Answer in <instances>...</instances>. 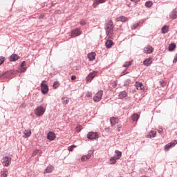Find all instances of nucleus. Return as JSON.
<instances>
[{"label": "nucleus", "instance_id": "f03ea898", "mask_svg": "<svg viewBox=\"0 0 177 177\" xmlns=\"http://www.w3.org/2000/svg\"><path fill=\"white\" fill-rule=\"evenodd\" d=\"M46 109L42 105L39 106L35 109V114L37 117H41L45 113Z\"/></svg>", "mask_w": 177, "mask_h": 177}, {"label": "nucleus", "instance_id": "6e6d98bb", "mask_svg": "<svg viewBox=\"0 0 177 177\" xmlns=\"http://www.w3.org/2000/svg\"><path fill=\"white\" fill-rule=\"evenodd\" d=\"M122 126L121 124H118V129H120V128H122Z\"/></svg>", "mask_w": 177, "mask_h": 177}, {"label": "nucleus", "instance_id": "1a4fd4ad", "mask_svg": "<svg viewBox=\"0 0 177 177\" xmlns=\"http://www.w3.org/2000/svg\"><path fill=\"white\" fill-rule=\"evenodd\" d=\"M169 17L172 20H175V19H177V9H174L169 14Z\"/></svg>", "mask_w": 177, "mask_h": 177}, {"label": "nucleus", "instance_id": "aec40b11", "mask_svg": "<svg viewBox=\"0 0 177 177\" xmlns=\"http://www.w3.org/2000/svg\"><path fill=\"white\" fill-rule=\"evenodd\" d=\"M53 169H55V167L53 165H48L46 169H45L46 174H50L53 172Z\"/></svg>", "mask_w": 177, "mask_h": 177}, {"label": "nucleus", "instance_id": "e433bc0d", "mask_svg": "<svg viewBox=\"0 0 177 177\" xmlns=\"http://www.w3.org/2000/svg\"><path fill=\"white\" fill-rule=\"evenodd\" d=\"M75 147H77V146H75V145H73L68 147V150H69L70 151H73L74 149H75Z\"/></svg>", "mask_w": 177, "mask_h": 177}, {"label": "nucleus", "instance_id": "5fc2aeb1", "mask_svg": "<svg viewBox=\"0 0 177 177\" xmlns=\"http://www.w3.org/2000/svg\"><path fill=\"white\" fill-rule=\"evenodd\" d=\"M158 133H162V129H160L158 130Z\"/></svg>", "mask_w": 177, "mask_h": 177}, {"label": "nucleus", "instance_id": "72a5a7b5", "mask_svg": "<svg viewBox=\"0 0 177 177\" xmlns=\"http://www.w3.org/2000/svg\"><path fill=\"white\" fill-rule=\"evenodd\" d=\"M5 60H6V58H5V57L0 56V66H1V64H3Z\"/></svg>", "mask_w": 177, "mask_h": 177}, {"label": "nucleus", "instance_id": "dca6fc26", "mask_svg": "<svg viewBox=\"0 0 177 177\" xmlns=\"http://www.w3.org/2000/svg\"><path fill=\"white\" fill-rule=\"evenodd\" d=\"M106 0H95L93 4V8H97L100 3H104Z\"/></svg>", "mask_w": 177, "mask_h": 177}, {"label": "nucleus", "instance_id": "603ef678", "mask_svg": "<svg viewBox=\"0 0 177 177\" xmlns=\"http://www.w3.org/2000/svg\"><path fill=\"white\" fill-rule=\"evenodd\" d=\"M2 177H8V174H6V173H3L1 174Z\"/></svg>", "mask_w": 177, "mask_h": 177}, {"label": "nucleus", "instance_id": "7ed1b4c3", "mask_svg": "<svg viewBox=\"0 0 177 177\" xmlns=\"http://www.w3.org/2000/svg\"><path fill=\"white\" fill-rule=\"evenodd\" d=\"M45 82H46V81L43 80L40 84L41 93L43 95H46V93L49 92V86H48L47 84H45Z\"/></svg>", "mask_w": 177, "mask_h": 177}, {"label": "nucleus", "instance_id": "4be33fe9", "mask_svg": "<svg viewBox=\"0 0 177 177\" xmlns=\"http://www.w3.org/2000/svg\"><path fill=\"white\" fill-rule=\"evenodd\" d=\"M118 21H122V23H125V21H128V18L124 16H120L118 18Z\"/></svg>", "mask_w": 177, "mask_h": 177}, {"label": "nucleus", "instance_id": "2eb2a0df", "mask_svg": "<svg viewBox=\"0 0 177 177\" xmlns=\"http://www.w3.org/2000/svg\"><path fill=\"white\" fill-rule=\"evenodd\" d=\"M127 96H128V92L126 91H121L118 94L119 99H124V97H127Z\"/></svg>", "mask_w": 177, "mask_h": 177}, {"label": "nucleus", "instance_id": "bb28decb", "mask_svg": "<svg viewBox=\"0 0 177 177\" xmlns=\"http://www.w3.org/2000/svg\"><path fill=\"white\" fill-rule=\"evenodd\" d=\"M156 131H151L150 133L147 135V138H156Z\"/></svg>", "mask_w": 177, "mask_h": 177}, {"label": "nucleus", "instance_id": "9b49d317", "mask_svg": "<svg viewBox=\"0 0 177 177\" xmlns=\"http://www.w3.org/2000/svg\"><path fill=\"white\" fill-rule=\"evenodd\" d=\"M87 57L90 62H93V60H95V57H96V53L94 52L89 53L87 55Z\"/></svg>", "mask_w": 177, "mask_h": 177}, {"label": "nucleus", "instance_id": "ddd939ff", "mask_svg": "<svg viewBox=\"0 0 177 177\" xmlns=\"http://www.w3.org/2000/svg\"><path fill=\"white\" fill-rule=\"evenodd\" d=\"M24 66H26V61H23L20 64L21 73H26V71H27V67H25Z\"/></svg>", "mask_w": 177, "mask_h": 177}, {"label": "nucleus", "instance_id": "de8ad7c7", "mask_svg": "<svg viewBox=\"0 0 177 177\" xmlns=\"http://www.w3.org/2000/svg\"><path fill=\"white\" fill-rule=\"evenodd\" d=\"M71 79L72 81H74V80L77 79V77L75 75H72Z\"/></svg>", "mask_w": 177, "mask_h": 177}, {"label": "nucleus", "instance_id": "4d7b16f0", "mask_svg": "<svg viewBox=\"0 0 177 177\" xmlns=\"http://www.w3.org/2000/svg\"><path fill=\"white\" fill-rule=\"evenodd\" d=\"M25 106H26L25 104H21V106H22V107H25Z\"/></svg>", "mask_w": 177, "mask_h": 177}, {"label": "nucleus", "instance_id": "6e6552de", "mask_svg": "<svg viewBox=\"0 0 177 177\" xmlns=\"http://www.w3.org/2000/svg\"><path fill=\"white\" fill-rule=\"evenodd\" d=\"M10 160H12V158L6 156V158L3 159V165L4 167H9V165L10 164Z\"/></svg>", "mask_w": 177, "mask_h": 177}, {"label": "nucleus", "instance_id": "cd10ccee", "mask_svg": "<svg viewBox=\"0 0 177 177\" xmlns=\"http://www.w3.org/2000/svg\"><path fill=\"white\" fill-rule=\"evenodd\" d=\"M131 118L133 121H138V120H139V115H138V113H134L131 116Z\"/></svg>", "mask_w": 177, "mask_h": 177}, {"label": "nucleus", "instance_id": "79ce46f5", "mask_svg": "<svg viewBox=\"0 0 177 177\" xmlns=\"http://www.w3.org/2000/svg\"><path fill=\"white\" fill-rule=\"evenodd\" d=\"M80 26H85V24H86V21H85V20H81V21H80Z\"/></svg>", "mask_w": 177, "mask_h": 177}, {"label": "nucleus", "instance_id": "c85d7f7f", "mask_svg": "<svg viewBox=\"0 0 177 177\" xmlns=\"http://www.w3.org/2000/svg\"><path fill=\"white\" fill-rule=\"evenodd\" d=\"M145 6H146V8H151V6H153V1H146Z\"/></svg>", "mask_w": 177, "mask_h": 177}, {"label": "nucleus", "instance_id": "2f4dec72", "mask_svg": "<svg viewBox=\"0 0 177 177\" xmlns=\"http://www.w3.org/2000/svg\"><path fill=\"white\" fill-rule=\"evenodd\" d=\"M93 152L92 151H88V154L86 155V160H89L91 157H92V153Z\"/></svg>", "mask_w": 177, "mask_h": 177}, {"label": "nucleus", "instance_id": "864d4df0", "mask_svg": "<svg viewBox=\"0 0 177 177\" xmlns=\"http://www.w3.org/2000/svg\"><path fill=\"white\" fill-rule=\"evenodd\" d=\"M132 1V2H135V3H138V2H139V1L140 0H131Z\"/></svg>", "mask_w": 177, "mask_h": 177}, {"label": "nucleus", "instance_id": "a878e982", "mask_svg": "<svg viewBox=\"0 0 177 177\" xmlns=\"http://www.w3.org/2000/svg\"><path fill=\"white\" fill-rule=\"evenodd\" d=\"M31 136V130H25L24 138H30Z\"/></svg>", "mask_w": 177, "mask_h": 177}, {"label": "nucleus", "instance_id": "13d9d810", "mask_svg": "<svg viewBox=\"0 0 177 177\" xmlns=\"http://www.w3.org/2000/svg\"><path fill=\"white\" fill-rule=\"evenodd\" d=\"M105 131H107V129H105Z\"/></svg>", "mask_w": 177, "mask_h": 177}, {"label": "nucleus", "instance_id": "6ab92c4d", "mask_svg": "<svg viewBox=\"0 0 177 177\" xmlns=\"http://www.w3.org/2000/svg\"><path fill=\"white\" fill-rule=\"evenodd\" d=\"M20 57L17 55V54H12L10 56V62H16V60H19Z\"/></svg>", "mask_w": 177, "mask_h": 177}, {"label": "nucleus", "instance_id": "412c9836", "mask_svg": "<svg viewBox=\"0 0 177 177\" xmlns=\"http://www.w3.org/2000/svg\"><path fill=\"white\" fill-rule=\"evenodd\" d=\"M169 31V27L167 25L164 26L161 29L162 34H167Z\"/></svg>", "mask_w": 177, "mask_h": 177}, {"label": "nucleus", "instance_id": "c756f323", "mask_svg": "<svg viewBox=\"0 0 177 177\" xmlns=\"http://www.w3.org/2000/svg\"><path fill=\"white\" fill-rule=\"evenodd\" d=\"M117 160H118L116 157L113 156L110 158L111 164H115L117 162Z\"/></svg>", "mask_w": 177, "mask_h": 177}, {"label": "nucleus", "instance_id": "393cba45", "mask_svg": "<svg viewBox=\"0 0 177 177\" xmlns=\"http://www.w3.org/2000/svg\"><path fill=\"white\" fill-rule=\"evenodd\" d=\"M62 104L66 106V104H68V102H70V98L62 97Z\"/></svg>", "mask_w": 177, "mask_h": 177}, {"label": "nucleus", "instance_id": "9d476101", "mask_svg": "<svg viewBox=\"0 0 177 177\" xmlns=\"http://www.w3.org/2000/svg\"><path fill=\"white\" fill-rule=\"evenodd\" d=\"M47 139L50 141L55 140V139H56V135L53 131H50L47 134Z\"/></svg>", "mask_w": 177, "mask_h": 177}, {"label": "nucleus", "instance_id": "c9c22d12", "mask_svg": "<svg viewBox=\"0 0 177 177\" xmlns=\"http://www.w3.org/2000/svg\"><path fill=\"white\" fill-rule=\"evenodd\" d=\"M171 145L169 143L167 144L165 146V151H168V150H169V149H171Z\"/></svg>", "mask_w": 177, "mask_h": 177}, {"label": "nucleus", "instance_id": "39448f33", "mask_svg": "<svg viewBox=\"0 0 177 177\" xmlns=\"http://www.w3.org/2000/svg\"><path fill=\"white\" fill-rule=\"evenodd\" d=\"M82 34V31H81V28H77L71 31V38H76V37H80Z\"/></svg>", "mask_w": 177, "mask_h": 177}, {"label": "nucleus", "instance_id": "58836bf2", "mask_svg": "<svg viewBox=\"0 0 177 177\" xmlns=\"http://www.w3.org/2000/svg\"><path fill=\"white\" fill-rule=\"evenodd\" d=\"M138 27H139V24H135L134 25H133L131 26V29L132 30H136L138 28Z\"/></svg>", "mask_w": 177, "mask_h": 177}, {"label": "nucleus", "instance_id": "4c0bfd02", "mask_svg": "<svg viewBox=\"0 0 177 177\" xmlns=\"http://www.w3.org/2000/svg\"><path fill=\"white\" fill-rule=\"evenodd\" d=\"M118 84V82L117 80H115L112 82V86L113 88H117V85Z\"/></svg>", "mask_w": 177, "mask_h": 177}, {"label": "nucleus", "instance_id": "09e8293b", "mask_svg": "<svg viewBox=\"0 0 177 177\" xmlns=\"http://www.w3.org/2000/svg\"><path fill=\"white\" fill-rule=\"evenodd\" d=\"M173 63H177V55L175 56V57L173 60Z\"/></svg>", "mask_w": 177, "mask_h": 177}, {"label": "nucleus", "instance_id": "49530a36", "mask_svg": "<svg viewBox=\"0 0 177 177\" xmlns=\"http://www.w3.org/2000/svg\"><path fill=\"white\" fill-rule=\"evenodd\" d=\"M76 129H77V132H81V126H80V125L78 126V127L76 128Z\"/></svg>", "mask_w": 177, "mask_h": 177}, {"label": "nucleus", "instance_id": "a19ab883", "mask_svg": "<svg viewBox=\"0 0 177 177\" xmlns=\"http://www.w3.org/2000/svg\"><path fill=\"white\" fill-rule=\"evenodd\" d=\"M169 144L170 146L172 147L175 146V145H177V141H176V140H175L169 143Z\"/></svg>", "mask_w": 177, "mask_h": 177}, {"label": "nucleus", "instance_id": "3c124183", "mask_svg": "<svg viewBox=\"0 0 177 177\" xmlns=\"http://www.w3.org/2000/svg\"><path fill=\"white\" fill-rule=\"evenodd\" d=\"M121 74L122 75H125V74H128V73H127V71H123Z\"/></svg>", "mask_w": 177, "mask_h": 177}, {"label": "nucleus", "instance_id": "ea45409f", "mask_svg": "<svg viewBox=\"0 0 177 177\" xmlns=\"http://www.w3.org/2000/svg\"><path fill=\"white\" fill-rule=\"evenodd\" d=\"M129 84H131V80L130 79H127L125 82H124V86H129Z\"/></svg>", "mask_w": 177, "mask_h": 177}, {"label": "nucleus", "instance_id": "4468645a", "mask_svg": "<svg viewBox=\"0 0 177 177\" xmlns=\"http://www.w3.org/2000/svg\"><path fill=\"white\" fill-rule=\"evenodd\" d=\"M153 47L151 46H147L145 48V53L150 55V53H153Z\"/></svg>", "mask_w": 177, "mask_h": 177}, {"label": "nucleus", "instance_id": "5701e85b", "mask_svg": "<svg viewBox=\"0 0 177 177\" xmlns=\"http://www.w3.org/2000/svg\"><path fill=\"white\" fill-rule=\"evenodd\" d=\"M176 48V44H175V43H171L169 46V50L170 52H174V50H175V48Z\"/></svg>", "mask_w": 177, "mask_h": 177}, {"label": "nucleus", "instance_id": "c03bdc74", "mask_svg": "<svg viewBox=\"0 0 177 177\" xmlns=\"http://www.w3.org/2000/svg\"><path fill=\"white\" fill-rule=\"evenodd\" d=\"M44 17H45V15H44V14H41V15H40L39 16V20L44 19Z\"/></svg>", "mask_w": 177, "mask_h": 177}, {"label": "nucleus", "instance_id": "8fccbe9b", "mask_svg": "<svg viewBox=\"0 0 177 177\" xmlns=\"http://www.w3.org/2000/svg\"><path fill=\"white\" fill-rule=\"evenodd\" d=\"M7 73H8L7 72H5L3 75H0V77L2 78V77H6Z\"/></svg>", "mask_w": 177, "mask_h": 177}, {"label": "nucleus", "instance_id": "20e7f679", "mask_svg": "<svg viewBox=\"0 0 177 177\" xmlns=\"http://www.w3.org/2000/svg\"><path fill=\"white\" fill-rule=\"evenodd\" d=\"M97 73H98L97 71H94L90 73L86 77V82H92V80H93L95 77L97 76Z\"/></svg>", "mask_w": 177, "mask_h": 177}, {"label": "nucleus", "instance_id": "37998d69", "mask_svg": "<svg viewBox=\"0 0 177 177\" xmlns=\"http://www.w3.org/2000/svg\"><path fill=\"white\" fill-rule=\"evenodd\" d=\"M159 82H160V86H162V87L165 86V82H164V80H160Z\"/></svg>", "mask_w": 177, "mask_h": 177}, {"label": "nucleus", "instance_id": "a211bd4d", "mask_svg": "<svg viewBox=\"0 0 177 177\" xmlns=\"http://www.w3.org/2000/svg\"><path fill=\"white\" fill-rule=\"evenodd\" d=\"M113 45H114V42L113 41V40H107L105 42V46L107 49H110V48H111Z\"/></svg>", "mask_w": 177, "mask_h": 177}, {"label": "nucleus", "instance_id": "f8f14e48", "mask_svg": "<svg viewBox=\"0 0 177 177\" xmlns=\"http://www.w3.org/2000/svg\"><path fill=\"white\" fill-rule=\"evenodd\" d=\"M153 63V61H151V57H149L143 61L144 66H146V67H149L151 64Z\"/></svg>", "mask_w": 177, "mask_h": 177}, {"label": "nucleus", "instance_id": "473e14b6", "mask_svg": "<svg viewBox=\"0 0 177 177\" xmlns=\"http://www.w3.org/2000/svg\"><path fill=\"white\" fill-rule=\"evenodd\" d=\"M136 87L138 88H140V89H143V84H142V83H139V82H136Z\"/></svg>", "mask_w": 177, "mask_h": 177}, {"label": "nucleus", "instance_id": "0eeeda50", "mask_svg": "<svg viewBox=\"0 0 177 177\" xmlns=\"http://www.w3.org/2000/svg\"><path fill=\"white\" fill-rule=\"evenodd\" d=\"M103 96V91L100 90L93 97L94 102H100L102 100V97Z\"/></svg>", "mask_w": 177, "mask_h": 177}, {"label": "nucleus", "instance_id": "f3484780", "mask_svg": "<svg viewBox=\"0 0 177 177\" xmlns=\"http://www.w3.org/2000/svg\"><path fill=\"white\" fill-rule=\"evenodd\" d=\"M110 122H111V127H114L115 124H118V118L112 117L110 118Z\"/></svg>", "mask_w": 177, "mask_h": 177}, {"label": "nucleus", "instance_id": "b1692460", "mask_svg": "<svg viewBox=\"0 0 177 177\" xmlns=\"http://www.w3.org/2000/svg\"><path fill=\"white\" fill-rule=\"evenodd\" d=\"M115 153V155L113 156H115L118 160H120V158H121V156H122V153L118 150H116Z\"/></svg>", "mask_w": 177, "mask_h": 177}, {"label": "nucleus", "instance_id": "f257e3e1", "mask_svg": "<svg viewBox=\"0 0 177 177\" xmlns=\"http://www.w3.org/2000/svg\"><path fill=\"white\" fill-rule=\"evenodd\" d=\"M113 28L114 25L113 24L112 21H108L105 23L104 30L108 37H111V35H113V32L114 31Z\"/></svg>", "mask_w": 177, "mask_h": 177}, {"label": "nucleus", "instance_id": "f704fd0d", "mask_svg": "<svg viewBox=\"0 0 177 177\" xmlns=\"http://www.w3.org/2000/svg\"><path fill=\"white\" fill-rule=\"evenodd\" d=\"M59 85L60 84H59V82H55L53 84V88L54 89H57V88H59Z\"/></svg>", "mask_w": 177, "mask_h": 177}, {"label": "nucleus", "instance_id": "a18cd8bd", "mask_svg": "<svg viewBox=\"0 0 177 177\" xmlns=\"http://www.w3.org/2000/svg\"><path fill=\"white\" fill-rule=\"evenodd\" d=\"M86 160H88V159H86V156H83L82 157V161H86Z\"/></svg>", "mask_w": 177, "mask_h": 177}, {"label": "nucleus", "instance_id": "423d86ee", "mask_svg": "<svg viewBox=\"0 0 177 177\" xmlns=\"http://www.w3.org/2000/svg\"><path fill=\"white\" fill-rule=\"evenodd\" d=\"M99 138V133L97 132L91 131L87 134V139L90 140H93Z\"/></svg>", "mask_w": 177, "mask_h": 177}, {"label": "nucleus", "instance_id": "7c9ffc66", "mask_svg": "<svg viewBox=\"0 0 177 177\" xmlns=\"http://www.w3.org/2000/svg\"><path fill=\"white\" fill-rule=\"evenodd\" d=\"M130 66H132V61L126 62L124 63V64L123 65V67L128 68V67H129Z\"/></svg>", "mask_w": 177, "mask_h": 177}]
</instances>
